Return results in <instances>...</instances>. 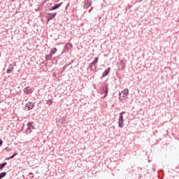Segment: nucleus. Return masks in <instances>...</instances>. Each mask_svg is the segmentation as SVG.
<instances>
[{"label":"nucleus","instance_id":"nucleus-24","mask_svg":"<svg viewBox=\"0 0 179 179\" xmlns=\"http://www.w3.org/2000/svg\"><path fill=\"white\" fill-rule=\"evenodd\" d=\"M63 3H64L63 2H62L60 3H57V6H59V8H61V6H62Z\"/></svg>","mask_w":179,"mask_h":179},{"label":"nucleus","instance_id":"nucleus-26","mask_svg":"<svg viewBox=\"0 0 179 179\" xmlns=\"http://www.w3.org/2000/svg\"><path fill=\"white\" fill-rule=\"evenodd\" d=\"M29 177H31V178H33V177H34V176H33V173H29Z\"/></svg>","mask_w":179,"mask_h":179},{"label":"nucleus","instance_id":"nucleus-5","mask_svg":"<svg viewBox=\"0 0 179 179\" xmlns=\"http://www.w3.org/2000/svg\"><path fill=\"white\" fill-rule=\"evenodd\" d=\"M35 106H36L35 102L28 101L25 105L24 110L25 111H30V110H33V108H34Z\"/></svg>","mask_w":179,"mask_h":179},{"label":"nucleus","instance_id":"nucleus-9","mask_svg":"<svg viewBox=\"0 0 179 179\" xmlns=\"http://www.w3.org/2000/svg\"><path fill=\"white\" fill-rule=\"evenodd\" d=\"M90 6H92V3H90V1L85 0L84 1V8H85V9H88V8H90Z\"/></svg>","mask_w":179,"mask_h":179},{"label":"nucleus","instance_id":"nucleus-19","mask_svg":"<svg viewBox=\"0 0 179 179\" xmlns=\"http://www.w3.org/2000/svg\"><path fill=\"white\" fill-rule=\"evenodd\" d=\"M97 62H99V57H95L94 59L93 60V62L91 63L93 64L94 65H96V64H97Z\"/></svg>","mask_w":179,"mask_h":179},{"label":"nucleus","instance_id":"nucleus-25","mask_svg":"<svg viewBox=\"0 0 179 179\" xmlns=\"http://www.w3.org/2000/svg\"><path fill=\"white\" fill-rule=\"evenodd\" d=\"M8 69H11V72H12V71H13V66L12 65H10Z\"/></svg>","mask_w":179,"mask_h":179},{"label":"nucleus","instance_id":"nucleus-1","mask_svg":"<svg viewBox=\"0 0 179 179\" xmlns=\"http://www.w3.org/2000/svg\"><path fill=\"white\" fill-rule=\"evenodd\" d=\"M129 93V90L128 88H125L123 91L119 93V100L124 103L128 99V94Z\"/></svg>","mask_w":179,"mask_h":179},{"label":"nucleus","instance_id":"nucleus-7","mask_svg":"<svg viewBox=\"0 0 179 179\" xmlns=\"http://www.w3.org/2000/svg\"><path fill=\"white\" fill-rule=\"evenodd\" d=\"M72 47H73L72 43H71L69 42L66 43L64 45V48L63 50V52H68L69 51V50H71V48H72Z\"/></svg>","mask_w":179,"mask_h":179},{"label":"nucleus","instance_id":"nucleus-31","mask_svg":"<svg viewBox=\"0 0 179 179\" xmlns=\"http://www.w3.org/2000/svg\"><path fill=\"white\" fill-rule=\"evenodd\" d=\"M152 170H153V171H156V169L154 168V169H152Z\"/></svg>","mask_w":179,"mask_h":179},{"label":"nucleus","instance_id":"nucleus-16","mask_svg":"<svg viewBox=\"0 0 179 179\" xmlns=\"http://www.w3.org/2000/svg\"><path fill=\"white\" fill-rule=\"evenodd\" d=\"M8 164V162H3L1 164H0V171L1 170H3V169L5 168V166Z\"/></svg>","mask_w":179,"mask_h":179},{"label":"nucleus","instance_id":"nucleus-2","mask_svg":"<svg viewBox=\"0 0 179 179\" xmlns=\"http://www.w3.org/2000/svg\"><path fill=\"white\" fill-rule=\"evenodd\" d=\"M27 128L26 130V133L27 134H31V132H33V129H36L34 123L33 122H29L27 124Z\"/></svg>","mask_w":179,"mask_h":179},{"label":"nucleus","instance_id":"nucleus-12","mask_svg":"<svg viewBox=\"0 0 179 179\" xmlns=\"http://www.w3.org/2000/svg\"><path fill=\"white\" fill-rule=\"evenodd\" d=\"M59 122H60V124H62V125H65V124H66V117H63L59 119Z\"/></svg>","mask_w":179,"mask_h":179},{"label":"nucleus","instance_id":"nucleus-14","mask_svg":"<svg viewBox=\"0 0 179 179\" xmlns=\"http://www.w3.org/2000/svg\"><path fill=\"white\" fill-rule=\"evenodd\" d=\"M57 9H59V7L58 6V4H55L54 6H52V8H49L48 10L50 12L52 11V10H57Z\"/></svg>","mask_w":179,"mask_h":179},{"label":"nucleus","instance_id":"nucleus-27","mask_svg":"<svg viewBox=\"0 0 179 179\" xmlns=\"http://www.w3.org/2000/svg\"><path fill=\"white\" fill-rule=\"evenodd\" d=\"M6 72H7L8 73H10V72H12V71H11V69H7Z\"/></svg>","mask_w":179,"mask_h":179},{"label":"nucleus","instance_id":"nucleus-20","mask_svg":"<svg viewBox=\"0 0 179 179\" xmlns=\"http://www.w3.org/2000/svg\"><path fill=\"white\" fill-rule=\"evenodd\" d=\"M3 177H6V172H2L0 173V179L3 178Z\"/></svg>","mask_w":179,"mask_h":179},{"label":"nucleus","instance_id":"nucleus-28","mask_svg":"<svg viewBox=\"0 0 179 179\" xmlns=\"http://www.w3.org/2000/svg\"><path fill=\"white\" fill-rule=\"evenodd\" d=\"M69 6H71V3H68L66 6V8H69Z\"/></svg>","mask_w":179,"mask_h":179},{"label":"nucleus","instance_id":"nucleus-11","mask_svg":"<svg viewBox=\"0 0 179 179\" xmlns=\"http://www.w3.org/2000/svg\"><path fill=\"white\" fill-rule=\"evenodd\" d=\"M125 68V63H124V60H120V64L119 65V70L122 71Z\"/></svg>","mask_w":179,"mask_h":179},{"label":"nucleus","instance_id":"nucleus-33","mask_svg":"<svg viewBox=\"0 0 179 179\" xmlns=\"http://www.w3.org/2000/svg\"><path fill=\"white\" fill-rule=\"evenodd\" d=\"M99 85H101V83H100Z\"/></svg>","mask_w":179,"mask_h":179},{"label":"nucleus","instance_id":"nucleus-30","mask_svg":"<svg viewBox=\"0 0 179 179\" xmlns=\"http://www.w3.org/2000/svg\"><path fill=\"white\" fill-rule=\"evenodd\" d=\"M65 10H68V7L66 6Z\"/></svg>","mask_w":179,"mask_h":179},{"label":"nucleus","instance_id":"nucleus-10","mask_svg":"<svg viewBox=\"0 0 179 179\" xmlns=\"http://www.w3.org/2000/svg\"><path fill=\"white\" fill-rule=\"evenodd\" d=\"M110 71H111V68L109 67V68L106 69L103 71V74H102L101 78H106V76H107V75H108V73H110Z\"/></svg>","mask_w":179,"mask_h":179},{"label":"nucleus","instance_id":"nucleus-13","mask_svg":"<svg viewBox=\"0 0 179 179\" xmlns=\"http://www.w3.org/2000/svg\"><path fill=\"white\" fill-rule=\"evenodd\" d=\"M88 68H90V71H96V64H93V63H90Z\"/></svg>","mask_w":179,"mask_h":179},{"label":"nucleus","instance_id":"nucleus-22","mask_svg":"<svg viewBox=\"0 0 179 179\" xmlns=\"http://www.w3.org/2000/svg\"><path fill=\"white\" fill-rule=\"evenodd\" d=\"M4 150H7V152H10L12 149H9L8 147H6V148H4Z\"/></svg>","mask_w":179,"mask_h":179},{"label":"nucleus","instance_id":"nucleus-18","mask_svg":"<svg viewBox=\"0 0 179 179\" xmlns=\"http://www.w3.org/2000/svg\"><path fill=\"white\" fill-rule=\"evenodd\" d=\"M52 56L50 55V53H49L48 55H45V61H50V59H51V57Z\"/></svg>","mask_w":179,"mask_h":179},{"label":"nucleus","instance_id":"nucleus-15","mask_svg":"<svg viewBox=\"0 0 179 179\" xmlns=\"http://www.w3.org/2000/svg\"><path fill=\"white\" fill-rule=\"evenodd\" d=\"M57 51H58V50L57 49V48H52L50 50V54L52 56L54 54H55L57 52Z\"/></svg>","mask_w":179,"mask_h":179},{"label":"nucleus","instance_id":"nucleus-23","mask_svg":"<svg viewBox=\"0 0 179 179\" xmlns=\"http://www.w3.org/2000/svg\"><path fill=\"white\" fill-rule=\"evenodd\" d=\"M2 145H3V141H2V139H0V147L2 146Z\"/></svg>","mask_w":179,"mask_h":179},{"label":"nucleus","instance_id":"nucleus-34","mask_svg":"<svg viewBox=\"0 0 179 179\" xmlns=\"http://www.w3.org/2000/svg\"><path fill=\"white\" fill-rule=\"evenodd\" d=\"M46 1H50V0H46Z\"/></svg>","mask_w":179,"mask_h":179},{"label":"nucleus","instance_id":"nucleus-21","mask_svg":"<svg viewBox=\"0 0 179 179\" xmlns=\"http://www.w3.org/2000/svg\"><path fill=\"white\" fill-rule=\"evenodd\" d=\"M47 104H48L49 106H52V99L48 100Z\"/></svg>","mask_w":179,"mask_h":179},{"label":"nucleus","instance_id":"nucleus-4","mask_svg":"<svg viewBox=\"0 0 179 179\" xmlns=\"http://www.w3.org/2000/svg\"><path fill=\"white\" fill-rule=\"evenodd\" d=\"M124 114H125V111H122L120 113V117L117 122L120 128H122V127H124Z\"/></svg>","mask_w":179,"mask_h":179},{"label":"nucleus","instance_id":"nucleus-29","mask_svg":"<svg viewBox=\"0 0 179 179\" xmlns=\"http://www.w3.org/2000/svg\"><path fill=\"white\" fill-rule=\"evenodd\" d=\"M65 69H66V66L64 67V71H65Z\"/></svg>","mask_w":179,"mask_h":179},{"label":"nucleus","instance_id":"nucleus-3","mask_svg":"<svg viewBox=\"0 0 179 179\" xmlns=\"http://www.w3.org/2000/svg\"><path fill=\"white\" fill-rule=\"evenodd\" d=\"M101 92L102 94H104V96H102V99H106L108 94V86L107 85H102L101 87Z\"/></svg>","mask_w":179,"mask_h":179},{"label":"nucleus","instance_id":"nucleus-32","mask_svg":"<svg viewBox=\"0 0 179 179\" xmlns=\"http://www.w3.org/2000/svg\"><path fill=\"white\" fill-rule=\"evenodd\" d=\"M56 2H59V0H57Z\"/></svg>","mask_w":179,"mask_h":179},{"label":"nucleus","instance_id":"nucleus-8","mask_svg":"<svg viewBox=\"0 0 179 179\" xmlns=\"http://www.w3.org/2000/svg\"><path fill=\"white\" fill-rule=\"evenodd\" d=\"M24 93H25V94H31V93H33V90L31 89V87H27L23 90Z\"/></svg>","mask_w":179,"mask_h":179},{"label":"nucleus","instance_id":"nucleus-17","mask_svg":"<svg viewBox=\"0 0 179 179\" xmlns=\"http://www.w3.org/2000/svg\"><path fill=\"white\" fill-rule=\"evenodd\" d=\"M15 156H17V152H14L13 155L10 156L8 158H6V160H10L13 159Z\"/></svg>","mask_w":179,"mask_h":179},{"label":"nucleus","instance_id":"nucleus-6","mask_svg":"<svg viewBox=\"0 0 179 179\" xmlns=\"http://www.w3.org/2000/svg\"><path fill=\"white\" fill-rule=\"evenodd\" d=\"M55 16H57V13H48L45 16L46 22H48L50 20H52V19H55Z\"/></svg>","mask_w":179,"mask_h":179}]
</instances>
